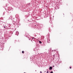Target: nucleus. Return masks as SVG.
<instances>
[{
	"instance_id": "11",
	"label": "nucleus",
	"mask_w": 73,
	"mask_h": 73,
	"mask_svg": "<svg viewBox=\"0 0 73 73\" xmlns=\"http://www.w3.org/2000/svg\"><path fill=\"white\" fill-rule=\"evenodd\" d=\"M5 12H4L3 13V16H4V15H5Z\"/></svg>"
},
{
	"instance_id": "18",
	"label": "nucleus",
	"mask_w": 73,
	"mask_h": 73,
	"mask_svg": "<svg viewBox=\"0 0 73 73\" xmlns=\"http://www.w3.org/2000/svg\"><path fill=\"white\" fill-rule=\"evenodd\" d=\"M53 71H51V72H50V73H53Z\"/></svg>"
},
{
	"instance_id": "21",
	"label": "nucleus",
	"mask_w": 73,
	"mask_h": 73,
	"mask_svg": "<svg viewBox=\"0 0 73 73\" xmlns=\"http://www.w3.org/2000/svg\"><path fill=\"white\" fill-rule=\"evenodd\" d=\"M35 39V38L33 37L32 38V39Z\"/></svg>"
},
{
	"instance_id": "16",
	"label": "nucleus",
	"mask_w": 73,
	"mask_h": 73,
	"mask_svg": "<svg viewBox=\"0 0 73 73\" xmlns=\"http://www.w3.org/2000/svg\"><path fill=\"white\" fill-rule=\"evenodd\" d=\"M22 53H24V51H22Z\"/></svg>"
},
{
	"instance_id": "23",
	"label": "nucleus",
	"mask_w": 73,
	"mask_h": 73,
	"mask_svg": "<svg viewBox=\"0 0 73 73\" xmlns=\"http://www.w3.org/2000/svg\"><path fill=\"white\" fill-rule=\"evenodd\" d=\"M70 69H71V67H70Z\"/></svg>"
},
{
	"instance_id": "1",
	"label": "nucleus",
	"mask_w": 73,
	"mask_h": 73,
	"mask_svg": "<svg viewBox=\"0 0 73 73\" xmlns=\"http://www.w3.org/2000/svg\"><path fill=\"white\" fill-rule=\"evenodd\" d=\"M32 27L33 28H37L38 29H41V27L40 26V25H38V24H37L36 25H35L33 23L32 24Z\"/></svg>"
},
{
	"instance_id": "4",
	"label": "nucleus",
	"mask_w": 73,
	"mask_h": 73,
	"mask_svg": "<svg viewBox=\"0 0 73 73\" xmlns=\"http://www.w3.org/2000/svg\"><path fill=\"white\" fill-rule=\"evenodd\" d=\"M19 34V32L16 31L15 34V35H17V36H18Z\"/></svg>"
},
{
	"instance_id": "17",
	"label": "nucleus",
	"mask_w": 73,
	"mask_h": 73,
	"mask_svg": "<svg viewBox=\"0 0 73 73\" xmlns=\"http://www.w3.org/2000/svg\"><path fill=\"white\" fill-rule=\"evenodd\" d=\"M5 6H6V7H7V5L6 4Z\"/></svg>"
},
{
	"instance_id": "25",
	"label": "nucleus",
	"mask_w": 73,
	"mask_h": 73,
	"mask_svg": "<svg viewBox=\"0 0 73 73\" xmlns=\"http://www.w3.org/2000/svg\"><path fill=\"white\" fill-rule=\"evenodd\" d=\"M35 71L36 72V70H35Z\"/></svg>"
},
{
	"instance_id": "24",
	"label": "nucleus",
	"mask_w": 73,
	"mask_h": 73,
	"mask_svg": "<svg viewBox=\"0 0 73 73\" xmlns=\"http://www.w3.org/2000/svg\"><path fill=\"white\" fill-rule=\"evenodd\" d=\"M31 41H32V40H31Z\"/></svg>"
},
{
	"instance_id": "8",
	"label": "nucleus",
	"mask_w": 73,
	"mask_h": 73,
	"mask_svg": "<svg viewBox=\"0 0 73 73\" xmlns=\"http://www.w3.org/2000/svg\"><path fill=\"white\" fill-rule=\"evenodd\" d=\"M50 40H49V39L48 40L47 42L48 43H50Z\"/></svg>"
},
{
	"instance_id": "20",
	"label": "nucleus",
	"mask_w": 73,
	"mask_h": 73,
	"mask_svg": "<svg viewBox=\"0 0 73 73\" xmlns=\"http://www.w3.org/2000/svg\"><path fill=\"white\" fill-rule=\"evenodd\" d=\"M47 73H49V72H48V71H47Z\"/></svg>"
},
{
	"instance_id": "28",
	"label": "nucleus",
	"mask_w": 73,
	"mask_h": 73,
	"mask_svg": "<svg viewBox=\"0 0 73 73\" xmlns=\"http://www.w3.org/2000/svg\"><path fill=\"white\" fill-rule=\"evenodd\" d=\"M29 40H30V39H29Z\"/></svg>"
},
{
	"instance_id": "6",
	"label": "nucleus",
	"mask_w": 73,
	"mask_h": 73,
	"mask_svg": "<svg viewBox=\"0 0 73 73\" xmlns=\"http://www.w3.org/2000/svg\"><path fill=\"white\" fill-rule=\"evenodd\" d=\"M5 25H6V24H3V25H2V27L3 28H4V27L5 26Z\"/></svg>"
},
{
	"instance_id": "22",
	"label": "nucleus",
	"mask_w": 73,
	"mask_h": 73,
	"mask_svg": "<svg viewBox=\"0 0 73 73\" xmlns=\"http://www.w3.org/2000/svg\"><path fill=\"white\" fill-rule=\"evenodd\" d=\"M40 73H42V72H41V71H40Z\"/></svg>"
},
{
	"instance_id": "7",
	"label": "nucleus",
	"mask_w": 73,
	"mask_h": 73,
	"mask_svg": "<svg viewBox=\"0 0 73 73\" xmlns=\"http://www.w3.org/2000/svg\"><path fill=\"white\" fill-rule=\"evenodd\" d=\"M52 66H50L49 68V70H52Z\"/></svg>"
},
{
	"instance_id": "10",
	"label": "nucleus",
	"mask_w": 73,
	"mask_h": 73,
	"mask_svg": "<svg viewBox=\"0 0 73 73\" xmlns=\"http://www.w3.org/2000/svg\"><path fill=\"white\" fill-rule=\"evenodd\" d=\"M6 25H5L4 27H3V28H4L5 29V28H7V27H6Z\"/></svg>"
},
{
	"instance_id": "2",
	"label": "nucleus",
	"mask_w": 73,
	"mask_h": 73,
	"mask_svg": "<svg viewBox=\"0 0 73 73\" xmlns=\"http://www.w3.org/2000/svg\"><path fill=\"white\" fill-rule=\"evenodd\" d=\"M7 11H12L13 10H12V9L11 7H8V9H7Z\"/></svg>"
},
{
	"instance_id": "15",
	"label": "nucleus",
	"mask_w": 73,
	"mask_h": 73,
	"mask_svg": "<svg viewBox=\"0 0 73 73\" xmlns=\"http://www.w3.org/2000/svg\"><path fill=\"white\" fill-rule=\"evenodd\" d=\"M35 55H33V58H35Z\"/></svg>"
},
{
	"instance_id": "5",
	"label": "nucleus",
	"mask_w": 73,
	"mask_h": 73,
	"mask_svg": "<svg viewBox=\"0 0 73 73\" xmlns=\"http://www.w3.org/2000/svg\"><path fill=\"white\" fill-rule=\"evenodd\" d=\"M6 11L7 12V13H11V11H10L9 10L8 11V10H6Z\"/></svg>"
},
{
	"instance_id": "19",
	"label": "nucleus",
	"mask_w": 73,
	"mask_h": 73,
	"mask_svg": "<svg viewBox=\"0 0 73 73\" xmlns=\"http://www.w3.org/2000/svg\"><path fill=\"white\" fill-rule=\"evenodd\" d=\"M52 67L53 68H54V66H53Z\"/></svg>"
},
{
	"instance_id": "27",
	"label": "nucleus",
	"mask_w": 73,
	"mask_h": 73,
	"mask_svg": "<svg viewBox=\"0 0 73 73\" xmlns=\"http://www.w3.org/2000/svg\"><path fill=\"white\" fill-rule=\"evenodd\" d=\"M63 15H64V14Z\"/></svg>"
},
{
	"instance_id": "13",
	"label": "nucleus",
	"mask_w": 73,
	"mask_h": 73,
	"mask_svg": "<svg viewBox=\"0 0 73 73\" xmlns=\"http://www.w3.org/2000/svg\"><path fill=\"white\" fill-rule=\"evenodd\" d=\"M39 42L40 44H41L42 43V42L41 41H39Z\"/></svg>"
},
{
	"instance_id": "12",
	"label": "nucleus",
	"mask_w": 73,
	"mask_h": 73,
	"mask_svg": "<svg viewBox=\"0 0 73 73\" xmlns=\"http://www.w3.org/2000/svg\"><path fill=\"white\" fill-rule=\"evenodd\" d=\"M49 22H50V24H52V21H51V20Z\"/></svg>"
},
{
	"instance_id": "3",
	"label": "nucleus",
	"mask_w": 73,
	"mask_h": 73,
	"mask_svg": "<svg viewBox=\"0 0 73 73\" xmlns=\"http://www.w3.org/2000/svg\"><path fill=\"white\" fill-rule=\"evenodd\" d=\"M42 56H46L47 53L46 52H44L42 53Z\"/></svg>"
},
{
	"instance_id": "9",
	"label": "nucleus",
	"mask_w": 73,
	"mask_h": 73,
	"mask_svg": "<svg viewBox=\"0 0 73 73\" xmlns=\"http://www.w3.org/2000/svg\"><path fill=\"white\" fill-rule=\"evenodd\" d=\"M18 16V15H15V17H16V18H17V17Z\"/></svg>"
},
{
	"instance_id": "14",
	"label": "nucleus",
	"mask_w": 73,
	"mask_h": 73,
	"mask_svg": "<svg viewBox=\"0 0 73 73\" xmlns=\"http://www.w3.org/2000/svg\"><path fill=\"white\" fill-rule=\"evenodd\" d=\"M53 56L54 57V58H55V54H54L53 55Z\"/></svg>"
},
{
	"instance_id": "26",
	"label": "nucleus",
	"mask_w": 73,
	"mask_h": 73,
	"mask_svg": "<svg viewBox=\"0 0 73 73\" xmlns=\"http://www.w3.org/2000/svg\"><path fill=\"white\" fill-rule=\"evenodd\" d=\"M15 22H16V21H15Z\"/></svg>"
}]
</instances>
